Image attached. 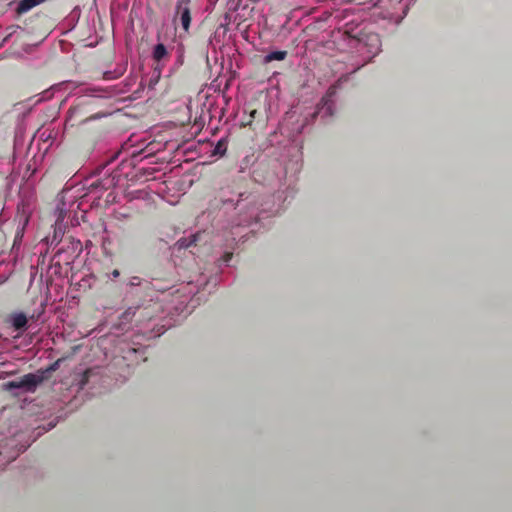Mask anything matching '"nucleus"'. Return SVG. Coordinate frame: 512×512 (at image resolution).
<instances>
[{
    "label": "nucleus",
    "mask_w": 512,
    "mask_h": 512,
    "mask_svg": "<svg viewBox=\"0 0 512 512\" xmlns=\"http://www.w3.org/2000/svg\"><path fill=\"white\" fill-rule=\"evenodd\" d=\"M45 1L46 0H20L17 4L16 12L19 15L25 14Z\"/></svg>",
    "instance_id": "nucleus-1"
},
{
    "label": "nucleus",
    "mask_w": 512,
    "mask_h": 512,
    "mask_svg": "<svg viewBox=\"0 0 512 512\" xmlns=\"http://www.w3.org/2000/svg\"><path fill=\"white\" fill-rule=\"evenodd\" d=\"M181 25L184 30H188L191 23L190 11L188 8H184L180 15Z\"/></svg>",
    "instance_id": "nucleus-2"
}]
</instances>
